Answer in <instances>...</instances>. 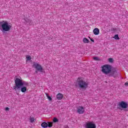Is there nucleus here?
Instances as JSON below:
<instances>
[{"mask_svg": "<svg viewBox=\"0 0 128 128\" xmlns=\"http://www.w3.org/2000/svg\"><path fill=\"white\" fill-rule=\"evenodd\" d=\"M15 86H14V90H18L20 88L22 92H26V87L24 86H28V84L24 83L22 79L20 78H16L14 80Z\"/></svg>", "mask_w": 128, "mask_h": 128, "instance_id": "1", "label": "nucleus"}, {"mask_svg": "<svg viewBox=\"0 0 128 128\" xmlns=\"http://www.w3.org/2000/svg\"><path fill=\"white\" fill-rule=\"evenodd\" d=\"M76 86L83 90H86L88 86V82L84 81L82 77H79L76 81Z\"/></svg>", "mask_w": 128, "mask_h": 128, "instance_id": "2", "label": "nucleus"}, {"mask_svg": "<svg viewBox=\"0 0 128 128\" xmlns=\"http://www.w3.org/2000/svg\"><path fill=\"white\" fill-rule=\"evenodd\" d=\"M12 29V25L10 22L6 21L0 22V30L2 32H10Z\"/></svg>", "mask_w": 128, "mask_h": 128, "instance_id": "3", "label": "nucleus"}, {"mask_svg": "<svg viewBox=\"0 0 128 128\" xmlns=\"http://www.w3.org/2000/svg\"><path fill=\"white\" fill-rule=\"evenodd\" d=\"M102 68V72L104 74H110L112 72V66L110 64H104L101 66Z\"/></svg>", "mask_w": 128, "mask_h": 128, "instance_id": "4", "label": "nucleus"}, {"mask_svg": "<svg viewBox=\"0 0 128 128\" xmlns=\"http://www.w3.org/2000/svg\"><path fill=\"white\" fill-rule=\"evenodd\" d=\"M34 68L36 70L35 71L36 74H38V72H42V66H40V64L36 63L34 62L33 64Z\"/></svg>", "mask_w": 128, "mask_h": 128, "instance_id": "5", "label": "nucleus"}, {"mask_svg": "<svg viewBox=\"0 0 128 128\" xmlns=\"http://www.w3.org/2000/svg\"><path fill=\"white\" fill-rule=\"evenodd\" d=\"M53 124H54L53 122H44L42 123L41 126H42V128H48H48H52V126Z\"/></svg>", "mask_w": 128, "mask_h": 128, "instance_id": "6", "label": "nucleus"}, {"mask_svg": "<svg viewBox=\"0 0 128 128\" xmlns=\"http://www.w3.org/2000/svg\"><path fill=\"white\" fill-rule=\"evenodd\" d=\"M128 106V102H124V101H121L118 103V106L122 108H127Z\"/></svg>", "mask_w": 128, "mask_h": 128, "instance_id": "7", "label": "nucleus"}, {"mask_svg": "<svg viewBox=\"0 0 128 128\" xmlns=\"http://www.w3.org/2000/svg\"><path fill=\"white\" fill-rule=\"evenodd\" d=\"M110 76H114V78H116V76H118V70L116 68L111 69V72L110 73Z\"/></svg>", "mask_w": 128, "mask_h": 128, "instance_id": "8", "label": "nucleus"}, {"mask_svg": "<svg viewBox=\"0 0 128 128\" xmlns=\"http://www.w3.org/2000/svg\"><path fill=\"white\" fill-rule=\"evenodd\" d=\"M77 112L79 114H82L84 113V108L83 106H79L77 108Z\"/></svg>", "mask_w": 128, "mask_h": 128, "instance_id": "9", "label": "nucleus"}, {"mask_svg": "<svg viewBox=\"0 0 128 128\" xmlns=\"http://www.w3.org/2000/svg\"><path fill=\"white\" fill-rule=\"evenodd\" d=\"M86 128H96V124L94 123V122H88L86 124Z\"/></svg>", "mask_w": 128, "mask_h": 128, "instance_id": "10", "label": "nucleus"}, {"mask_svg": "<svg viewBox=\"0 0 128 128\" xmlns=\"http://www.w3.org/2000/svg\"><path fill=\"white\" fill-rule=\"evenodd\" d=\"M56 98L58 100H62V98H64V95L62 94L59 93L56 95Z\"/></svg>", "mask_w": 128, "mask_h": 128, "instance_id": "11", "label": "nucleus"}, {"mask_svg": "<svg viewBox=\"0 0 128 128\" xmlns=\"http://www.w3.org/2000/svg\"><path fill=\"white\" fill-rule=\"evenodd\" d=\"M94 34H95V36H98L100 34V29L98 28H95L93 30Z\"/></svg>", "mask_w": 128, "mask_h": 128, "instance_id": "12", "label": "nucleus"}, {"mask_svg": "<svg viewBox=\"0 0 128 128\" xmlns=\"http://www.w3.org/2000/svg\"><path fill=\"white\" fill-rule=\"evenodd\" d=\"M46 96L48 100H50V102H52V98L50 96V95L48 94V93H46Z\"/></svg>", "mask_w": 128, "mask_h": 128, "instance_id": "13", "label": "nucleus"}, {"mask_svg": "<svg viewBox=\"0 0 128 128\" xmlns=\"http://www.w3.org/2000/svg\"><path fill=\"white\" fill-rule=\"evenodd\" d=\"M83 42L84 44H88L90 42V40L86 38H83Z\"/></svg>", "mask_w": 128, "mask_h": 128, "instance_id": "14", "label": "nucleus"}, {"mask_svg": "<svg viewBox=\"0 0 128 128\" xmlns=\"http://www.w3.org/2000/svg\"><path fill=\"white\" fill-rule=\"evenodd\" d=\"M30 122H32H32H36V120L34 119V118L32 117L30 118Z\"/></svg>", "mask_w": 128, "mask_h": 128, "instance_id": "15", "label": "nucleus"}, {"mask_svg": "<svg viewBox=\"0 0 128 128\" xmlns=\"http://www.w3.org/2000/svg\"><path fill=\"white\" fill-rule=\"evenodd\" d=\"M58 122V118H54L53 119V122Z\"/></svg>", "mask_w": 128, "mask_h": 128, "instance_id": "16", "label": "nucleus"}, {"mask_svg": "<svg viewBox=\"0 0 128 128\" xmlns=\"http://www.w3.org/2000/svg\"><path fill=\"white\" fill-rule=\"evenodd\" d=\"M26 59L27 60H32V57L30 56H26Z\"/></svg>", "mask_w": 128, "mask_h": 128, "instance_id": "17", "label": "nucleus"}, {"mask_svg": "<svg viewBox=\"0 0 128 128\" xmlns=\"http://www.w3.org/2000/svg\"><path fill=\"white\" fill-rule=\"evenodd\" d=\"M115 40H120V37H118V34H116L114 36Z\"/></svg>", "mask_w": 128, "mask_h": 128, "instance_id": "18", "label": "nucleus"}, {"mask_svg": "<svg viewBox=\"0 0 128 128\" xmlns=\"http://www.w3.org/2000/svg\"><path fill=\"white\" fill-rule=\"evenodd\" d=\"M109 62H114V59L112 58H110L108 59Z\"/></svg>", "mask_w": 128, "mask_h": 128, "instance_id": "19", "label": "nucleus"}, {"mask_svg": "<svg viewBox=\"0 0 128 128\" xmlns=\"http://www.w3.org/2000/svg\"><path fill=\"white\" fill-rule=\"evenodd\" d=\"M93 59L94 60H100V58H98V57H94L93 58Z\"/></svg>", "mask_w": 128, "mask_h": 128, "instance_id": "20", "label": "nucleus"}, {"mask_svg": "<svg viewBox=\"0 0 128 128\" xmlns=\"http://www.w3.org/2000/svg\"><path fill=\"white\" fill-rule=\"evenodd\" d=\"M89 38H90V40H91V42H94V40L93 39L90 38L89 37Z\"/></svg>", "mask_w": 128, "mask_h": 128, "instance_id": "21", "label": "nucleus"}, {"mask_svg": "<svg viewBox=\"0 0 128 128\" xmlns=\"http://www.w3.org/2000/svg\"><path fill=\"white\" fill-rule=\"evenodd\" d=\"M124 86H128V82H126L124 84Z\"/></svg>", "mask_w": 128, "mask_h": 128, "instance_id": "22", "label": "nucleus"}, {"mask_svg": "<svg viewBox=\"0 0 128 128\" xmlns=\"http://www.w3.org/2000/svg\"><path fill=\"white\" fill-rule=\"evenodd\" d=\"M9 110V108H8V107H6V110Z\"/></svg>", "mask_w": 128, "mask_h": 128, "instance_id": "23", "label": "nucleus"}, {"mask_svg": "<svg viewBox=\"0 0 128 128\" xmlns=\"http://www.w3.org/2000/svg\"><path fill=\"white\" fill-rule=\"evenodd\" d=\"M31 22H32V20H29V24H30Z\"/></svg>", "mask_w": 128, "mask_h": 128, "instance_id": "24", "label": "nucleus"}]
</instances>
